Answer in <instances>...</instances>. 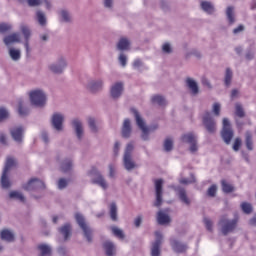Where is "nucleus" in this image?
<instances>
[{"mask_svg":"<svg viewBox=\"0 0 256 256\" xmlns=\"http://www.w3.org/2000/svg\"><path fill=\"white\" fill-rule=\"evenodd\" d=\"M241 209L244 213H247V214H249V213H251V211H253V208L251 207V204L246 203V202H243L241 204Z\"/></svg>","mask_w":256,"mask_h":256,"instance_id":"nucleus-55","label":"nucleus"},{"mask_svg":"<svg viewBox=\"0 0 256 256\" xmlns=\"http://www.w3.org/2000/svg\"><path fill=\"white\" fill-rule=\"evenodd\" d=\"M131 48V41L127 38L123 37L117 43V50L118 51H129Z\"/></svg>","mask_w":256,"mask_h":256,"instance_id":"nucleus-29","label":"nucleus"},{"mask_svg":"<svg viewBox=\"0 0 256 256\" xmlns=\"http://www.w3.org/2000/svg\"><path fill=\"white\" fill-rule=\"evenodd\" d=\"M162 51H163V53H166L167 55H169V54L173 53V46L171 45V43L165 42L162 45Z\"/></svg>","mask_w":256,"mask_h":256,"instance_id":"nucleus-48","label":"nucleus"},{"mask_svg":"<svg viewBox=\"0 0 256 256\" xmlns=\"http://www.w3.org/2000/svg\"><path fill=\"white\" fill-rule=\"evenodd\" d=\"M108 169H109V177H115V165L109 164Z\"/></svg>","mask_w":256,"mask_h":256,"instance_id":"nucleus-63","label":"nucleus"},{"mask_svg":"<svg viewBox=\"0 0 256 256\" xmlns=\"http://www.w3.org/2000/svg\"><path fill=\"white\" fill-rule=\"evenodd\" d=\"M8 55L12 61H19L21 59V50L17 48H9Z\"/></svg>","mask_w":256,"mask_h":256,"instance_id":"nucleus-33","label":"nucleus"},{"mask_svg":"<svg viewBox=\"0 0 256 256\" xmlns=\"http://www.w3.org/2000/svg\"><path fill=\"white\" fill-rule=\"evenodd\" d=\"M235 114L237 117H245V110H243V106L239 103L235 105Z\"/></svg>","mask_w":256,"mask_h":256,"instance_id":"nucleus-47","label":"nucleus"},{"mask_svg":"<svg viewBox=\"0 0 256 256\" xmlns=\"http://www.w3.org/2000/svg\"><path fill=\"white\" fill-rule=\"evenodd\" d=\"M170 245L175 253H185L187 251V245L181 243L178 239L172 238Z\"/></svg>","mask_w":256,"mask_h":256,"instance_id":"nucleus-21","label":"nucleus"},{"mask_svg":"<svg viewBox=\"0 0 256 256\" xmlns=\"http://www.w3.org/2000/svg\"><path fill=\"white\" fill-rule=\"evenodd\" d=\"M131 111L135 117L137 127L142 131L141 139H143V141H149V133L157 131L159 124H152L148 127L143 117H141L135 108L131 109Z\"/></svg>","mask_w":256,"mask_h":256,"instance_id":"nucleus-1","label":"nucleus"},{"mask_svg":"<svg viewBox=\"0 0 256 256\" xmlns=\"http://www.w3.org/2000/svg\"><path fill=\"white\" fill-rule=\"evenodd\" d=\"M88 175L92 179V183L99 185V187L104 190L109 188V183H107V180H105V178L103 177V175H101L97 168H91V170L88 172Z\"/></svg>","mask_w":256,"mask_h":256,"instance_id":"nucleus-6","label":"nucleus"},{"mask_svg":"<svg viewBox=\"0 0 256 256\" xmlns=\"http://www.w3.org/2000/svg\"><path fill=\"white\" fill-rule=\"evenodd\" d=\"M164 149L165 151H171V149H173V139L167 138L164 141Z\"/></svg>","mask_w":256,"mask_h":256,"instance_id":"nucleus-52","label":"nucleus"},{"mask_svg":"<svg viewBox=\"0 0 256 256\" xmlns=\"http://www.w3.org/2000/svg\"><path fill=\"white\" fill-rule=\"evenodd\" d=\"M36 17H37V21H38L39 25H41L42 27L47 25V17L45 16V13H43L41 11H37Z\"/></svg>","mask_w":256,"mask_h":256,"instance_id":"nucleus-39","label":"nucleus"},{"mask_svg":"<svg viewBox=\"0 0 256 256\" xmlns=\"http://www.w3.org/2000/svg\"><path fill=\"white\" fill-rule=\"evenodd\" d=\"M131 131V120H129V118H126L122 125V136L126 139H129V137H131Z\"/></svg>","mask_w":256,"mask_h":256,"instance_id":"nucleus-27","label":"nucleus"},{"mask_svg":"<svg viewBox=\"0 0 256 256\" xmlns=\"http://www.w3.org/2000/svg\"><path fill=\"white\" fill-rule=\"evenodd\" d=\"M113 1L114 0H104V6L106 9H112L113 8Z\"/></svg>","mask_w":256,"mask_h":256,"instance_id":"nucleus-64","label":"nucleus"},{"mask_svg":"<svg viewBox=\"0 0 256 256\" xmlns=\"http://www.w3.org/2000/svg\"><path fill=\"white\" fill-rule=\"evenodd\" d=\"M124 84L123 82H116L110 88V95L112 99H119L123 95Z\"/></svg>","mask_w":256,"mask_h":256,"instance_id":"nucleus-18","label":"nucleus"},{"mask_svg":"<svg viewBox=\"0 0 256 256\" xmlns=\"http://www.w3.org/2000/svg\"><path fill=\"white\" fill-rule=\"evenodd\" d=\"M3 43L6 45V47H11V45H14V43H21V34L19 32H14L6 35L3 38Z\"/></svg>","mask_w":256,"mask_h":256,"instance_id":"nucleus-19","label":"nucleus"},{"mask_svg":"<svg viewBox=\"0 0 256 256\" xmlns=\"http://www.w3.org/2000/svg\"><path fill=\"white\" fill-rule=\"evenodd\" d=\"M182 142L188 143L190 153H197L199 145L197 144V136L193 133H187L182 136Z\"/></svg>","mask_w":256,"mask_h":256,"instance_id":"nucleus-9","label":"nucleus"},{"mask_svg":"<svg viewBox=\"0 0 256 256\" xmlns=\"http://www.w3.org/2000/svg\"><path fill=\"white\" fill-rule=\"evenodd\" d=\"M186 85L192 95H197V93H199V85L197 84V81H195V79L191 77L186 78Z\"/></svg>","mask_w":256,"mask_h":256,"instance_id":"nucleus-25","label":"nucleus"},{"mask_svg":"<svg viewBox=\"0 0 256 256\" xmlns=\"http://www.w3.org/2000/svg\"><path fill=\"white\" fill-rule=\"evenodd\" d=\"M0 237L2 241H7V243H13V241H15V232L9 229H4L0 232Z\"/></svg>","mask_w":256,"mask_h":256,"instance_id":"nucleus-22","label":"nucleus"},{"mask_svg":"<svg viewBox=\"0 0 256 256\" xmlns=\"http://www.w3.org/2000/svg\"><path fill=\"white\" fill-rule=\"evenodd\" d=\"M59 19L62 23H71L73 21V16L71 12L67 9H60L58 11Z\"/></svg>","mask_w":256,"mask_h":256,"instance_id":"nucleus-23","label":"nucleus"},{"mask_svg":"<svg viewBox=\"0 0 256 256\" xmlns=\"http://www.w3.org/2000/svg\"><path fill=\"white\" fill-rule=\"evenodd\" d=\"M118 61L122 67H126L127 66V55H125V53H120V55L118 57Z\"/></svg>","mask_w":256,"mask_h":256,"instance_id":"nucleus-54","label":"nucleus"},{"mask_svg":"<svg viewBox=\"0 0 256 256\" xmlns=\"http://www.w3.org/2000/svg\"><path fill=\"white\" fill-rule=\"evenodd\" d=\"M180 183L182 185H189L191 183H195V176H191V179H186V178L180 179Z\"/></svg>","mask_w":256,"mask_h":256,"instance_id":"nucleus-56","label":"nucleus"},{"mask_svg":"<svg viewBox=\"0 0 256 256\" xmlns=\"http://www.w3.org/2000/svg\"><path fill=\"white\" fill-rule=\"evenodd\" d=\"M73 168V162L71 159L64 160L61 164V170L64 171V173H67V171H71Z\"/></svg>","mask_w":256,"mask_h":256,"instance_id":"nucleus-40","label":"nucleus"},{"mask_svg":"<svg viewBox=\"0 0 256 256\" xmlns=\"http://www.w3.org/2000/svg\"><path fill=\"white\" fill-rule=\"evenodd\" d=\"M75 219L79 227L82 229L84 237L89 243H91L93 241V230L89 227V225H87V222H85V217L79 213H76Z\"/></svg>","mask_w":256,"mask_h":256,"instance_id":"nucleus-5","label":"nucleus"},{"mask_svg":"<svg viewBox=\"0 0 256 256\" xmlns=\"http://www.w3.org/2000/svg\"><path fill=\"white\" fill-rule=\"evenodd\" d=\"M67 65H68L67 58L61 56L57 59L56 62L48 65V69L49 71H51V73H55L56 75H61V73H63L65 69H67Z\"/></svg>","mask_w":256,"mask_h":256,"instance_id":"nucleus-7","label":"nucleus"},{"mask_svg":"<svg viewBox=\"0 0 256 256\" xmlns=\"http://www.w3.org/2000/svg\"><path fill=\"white\" fill-rule=\"evenodd\" d=\"M246 147L248 151H253V138L249 132L246 133Z\"/></svg>","mask_w":256,"mask_h":256,"instance_id":"nucleus-44","label":"nucleus"},{"mask_svg":"<svg viewBox=\"0 0 256 256\" xmlns=\"http://www.w3.org/2000/svg\"><path fill=\"white\" fill-rule=\"evenodd\" d=\"M212 112L214 113V115H216V117H219L221 113V104L219 102L213 104Z\"/></svg>","mask_w":256,"mask_h":256,"instance_id":"nucleus-51","label":"nucleus"},{"mask_svg":"<svg viewBox=\"0 0 256 256\" xmlns=\"http://www.w3.org/2000/svg\"><path fill=\"white\" fill-rule=\"evenodd\" d=\"M111 231L118 239H125V233L117 226L111 228Z\"/></svg>","mask_w":256,"mask_h":256,"instance_id":"nucleus-42","label":"nucleus"},{"mask_svg":"<svg viewBox=\"0 0 256 256\" xmlns=\"http://www.w3.org/2000/svg\"><path fill=\"white\" fill-rule=\"evenodd\" d=\"M9 197L10 199H16V201H25V196L19 191H11Z\"/></svg>","mask_w":256,"mask_h":256,"instance_id":"nucleus-41","label":"nucleus"},{"mask_svg":"<svg viewBox=\"0 0 256 256\" xmlns=\"http://www.w3.org/2000/svg\"><path fill=\"white\" fill-rule=\"evenodd\" d=\"M151 101L154 103V105H159L160 107H165V105H167V100L161 95L153 96Z\"/></svg>","mask_w":256,"mask_h":256,"instance_id":"nucleus-35","label":"nucleus"},{"mask_svg":"<svg viewBox=\"0 0 256 256\" xmlns=\"http://www.w3.org/2000/svg\"><path fill=\"white\" fill-rule=\"evenodd\" d=\"M156 240L152 244L151 256L161 255V243H163V234L160 231L155 232Z\"/></svg>","mask_w":256,"mask_h":256,"instance_id":"nucleus-14","label":"nucleus"},{"mask_svg":"<svg viewBox=\"0 0 256 256\" xmlns=\"http://www.w3.org/2000/svg\"><path fill=\"white\" fill-rule=\"evenodd\" d=\"M104 85L105 82L103 81V79L98 78L88 81V83L86 84V89L90 91V93H99V91H103Z\"/></svg>","mask_w":256,"mask_h":256,"instance_id":"nucleus-12","label":"nucleus"},{"mask_svg":"<svg viewBox=\"0 0 256 256\" xmlns=\"http://www.w3.org/2000/svg\"><path fill=\"white\" fill-rule=\"evenodd\" d=\"M245 31V26L239 25L238 27L233 29L234 35H239V33H243Z\"/></svg>","mask_w":256,"mask_h":256,"instance_id":"nucleus-59","label":"nucleus"},{"mask_svg":"<svg viewBox=\"0 0 256 256\" xmlns=\"http://www.w3.org/2000/svg\"><path fill=\"white\" fill-rule=\"evenodd\" d=\"M222 125V139L226 143V145H229V143H231V140L233 139V129H231V122H229V119L224 118Z\"/></svg>","mask_w":256,"mask_h":256,"instance_id":"nucleus-8","label":"nucleus"},{"mask_svg":"<svg viewBox=\"0 0 256 256\" xmlns=\"http://www.w3.org/2000/svg\"><path fill=\"white\" fill-rule=\"evenodd\" d=\"M240 148H241V140L240 138H236L233 144V150L239 151Z\"/></svg>","mask_w":256,"mask_h":256,"instance_id":"nucleus-58","label":"nucleus"},{"mask_svg":"<svg viewBox=\"0 0 256 256\" xmlns=\"http://www.w3.org/2000/svg\"><path fill=\"white\" fill-rule=\"evenodd\" d=\"M67 187V180L61 178L58 181V189H65Z\"/></svg>","mask_w":256,"mask_h":256,"instance_id":"nucleus-61","label":"nucleus"},{"mask_svg":"<svg viewBox=\"0 0 256 256\" xmlns=\"http://www.w3.org/2000/svg\"><path fill=\"white\" fill-rule=\"evenodd\" d=\"M13 29V25L10 23H0V33H7V31H11Z\"/></svg>","mask_w":256,"mask_h":256,"instance_id":"nucleus-49","label":"nucleus"},{"mask_svg":"<svg viewBox=\"0 0 256 256\" xmlns=\"http://www.w3.org/2000/svg\"><path fill=\"white\" fill-rule=\"evenodd\" d=\"M10 135L16 143H23L25 128L23 126H14L10 129Z\"/></svg>","mask_w":256,"mask_h":256,"instance_id":"nucleus-13","label":"nucleus"},{"mask_svg":"<svg viewBox=\"0 0 256 256\" xmlns=\"http://www.w3.org/2000/svg\"><path fill=\"white\" fill-rule=\"evenodd\" d=\"M72 125L78 139H83V123L79 119L72 120Z\"/></svg>","mask_w":256,"mask_h":256,"instance_id":"nucleus-24","label":"nucleus"},{"mask_svg":"<svg viewBox=\"0 0 256 256\" xmlns=\"http://www.w3.org/2000/svg\"><path fill=\"white\" fill-rule=\"evenodd\" d=\"M222 189L224 191V193H231V191H233V186L229 183H227V181L223 180L222 181Z\"/></svg>","mask_w":256,"mask_h":256,"instance_id":"nucleus-50","label":"nucleus"},{"mask_svg":"<svg viewBox=\"0 0 256 256\" xmlns=\"http://www.w3.org/2000/svg\"><path fill=\"white\" fill-rule=\"evenodd\" d=\"M60 233L64 236L65 240L69 239V237H71V225H64L60 228Z\"/></svg>","mask_w":256,"mask_h":256,"instance_id":"nucleus-38","label":"nucleus"},{"mask_svg":"<svg viewBox=\"0 0 256 256\" xmlns=\"http://www.w3.org/2000/svg\"><path fill=\"white\" fill-rule=\"evenodd\" d=\"M18 113L21 117L29 114V108H27V102L25 100L18 101Z\"/></svg>","mask_w":256,"mask_h":256,"instance_id":"nucleus-32","label":"nucleus"},{"mask_svg":"<svg viewBox=\"0 0 256 256\" xmlns=\"http://www.w3.org/2000/svg\"><path fill=\"white\" fill-rule=\"evenodd\" d=\"M20 30L25 39L24 47L26 49V53H27V55H29V53H31V47L29 46V39L31 38V30L26 25H21Z\"/></svg>","mask_w":256,"mask_h":256,"instance_id":"nucleus-20","label":"nucleus"},{"mask_svg":"<svg viewBox=\"0 0 256 256\" xmlns=\"http://www.w3.org/2000/svg\"><path fill=\"white\" fill-rule=\"evenodd\" d=\"M200 7L203 12L207 13L208 15H213V13H215V5L209 1H201Z\"/></svg>","mask_w":256,"mask_h":256,"instance_id":"nucleus-28","label":"nucleus"},{"mask_svg":"<svg viewBox=\"0 0 256 256\" xmlns=\"http://www.w3.org/2000/svg\"><path fill=\"white\" fill-rule=\"evenodd\" d=\"M63 121H65V115L56 112L52 115V126L56 131H63Z\"/></svg>","mask_w":256,"mask_h":256,"instance_id":"nucleus-17","label":"nucleus"},{"mask_svg":"<svg viewBox=\"0 0 256 256\" xmlns=\"http://www.w3.org/2000/svg\"><path fill=\"white\" fill-rule=\"evenodd\" d=\"M157 221L159 225H169V223H171V217H169L167 212L161 210L157 214Z\"/></svg>","mask_w":256,"mask_h":256,"instance_id":"nucleus-26","label":"nucleus"},{"mask_svg":"<svg viewBox=\"0 0 256 256\" xmlns=\"http://www.w3.org/2000/svg\"><path fill=\"white\" fill-rule=\"evenodd\" d=\"M45 188V182L39 178H32L26 184L23 185L25 191H41Z\"/></svg>","mask_w":256,"mask_h":256,"instance_id":"nucleus-10","label":"nucleus"},{"mask_svg":"<svg viewBox=\"0 0 256 256\" xmlns=\"http://www.w3.org/2000/svg\"><path fill=\"white\" fill-rule=\"evenodd\" d=\"M208 195L209 197H215V194L217 193V185H212L209 189H208Z\"/></svg>","mask_w":256,"mask_h":256,"instance_id":"nucleus-57","label":"nucleus"},{"mask_svg":"<svg viewBox=\"0 0 256 256\" xmlns=\"http://www.w3.org/2000/svg\"><path fill=\"white\" fill-rule=\"evenodd\" d=\"M120 150H121V142L116 141L114 144V155H119Z\"/></svg>","mask_w":256,"mask_h":256,"instance_id":"nucleus-62","label":"nucleus"},{"mask_svg":"<svg viewBox=\"0 0 256 256\" xmlns=\"http://www.w3.org/2000/svg\"><path fill=\"white\" fill-rule=\"evenodd\" d=\"M41 256H49L51 255V246L47 244H41L38 246Z\"/></svg>","mask_w":256,"mask_h":256,"instance_id":"nucleus-37","label":"nucleus"},{"mask_svg":"<svg viewBox=\"0 0 256 256\" xmlns=\"http://www.w3.org/2000/svg\"><path fill=\"white\" fill-rule=\"evenodd\" d=\"M31 105L45 107L47 105V93L41 88H34L28 92Z\"/></svg>","mask_w":256,"mask_h":256,"instance_id":"nucleus-2","label":"nucleus"},{"mask_svg":"<svg viewBox=\"0 0 256 256\" xmlns=\"http://www.w3.org/2000/svg\"><path fill=\"white\" fill-rule=\"evenodd\" d=\"M15 167V158L8 156L6 159V164L1 177V186L3 189H9L11 187V182L9 181V171L11 168Z\"/></svg>","mask_w":256,"mask_h":256,"instance_id":"nucleus-4","label":"nucleus"},{"mask_svg":"<svg viewBox=\"0 0 256 256\" xmlns=\"http://www.w3.org/2000/svg\"><path fill=\"white\" fill-rule=\"evenodd\" d=\"M30 7H38L44 5L46 9H51V2L49 0H27Z\"/></svg>","mask_w":256,"mask_h":256,"instance_id":"nucleus-31","label":"nucleus"},{"mask_svg":"<svg viewBox=\"0 0 256 256\" xmlns=\"http://www.w3.org/2000/svg\"><path fill=\"white\" fill-rule=\"evenodd\" d=\"M135 147L129 143L127 144L125 151H124V156H123V167L126 169V171H134V169H137L139 165H137V162L133 160V149Z\"/></svg>","mask_w":256,"mask_h":256,"instance_id":"nucleus-3","label":"nucleus"},{"mask_svg":"<svg viewBox=\"0 0 256 256\" xmlns=\"http://www.w3.org/2000/svg\"><path fill=\"white\" fill-rule=\"evenodd\" d=\"M87 121L89 128L95 133L97 131V121L93 117H88Z\"/></svg>","mask_w":256,"mask_h":256,"instance_id":"nucleus-46","label":"nucleus"},{"mask_svg":"<svg viewBox=\"0 0 256 256\" xmlns=\"http://www.w3.org/2000/svg\"><path fill=\"white\" fill-rule=\"evenodd\" d=\"M110 217L112 221H117V205L115 203L110 205Z\"/></svg>","mask_w":256,"mask_h":256,"instance_id":"nucleus-45","label":"nucleus"},{"mask_svg":"<svg viewBox=\"0 0 256 256\" xmlns=\"http://www.w3.org/2000/svg\"><path fill=\"white\" fill-rule=\"evenodd\" d=\"M176 191L178 192L179 198L182 201V203H185V205H189L191 203V200L187 197V193L183 188H177Z\"/></svg>","mask_w":256,"mask_h":256,"instance_id":"nucleus-36","label":"nucleus"},{"mask_svg":"<svg viewBox=\"0 0 256 256\" xmlns=\"http://www.w3.org/2000/svg\"><path fill=\"white\" fill-rule=\"evenodd\" d=\"M226 17H227L228 23H230V25H233V23H235V7H233V6L227 7Z\"/></svg>","mask_w":256,"mask_h":256,"instance_id":"nucleus-34","label":"nucleus"},{"mask_svg":"<svg viewBox=\"0 0 256 256\" xmlns=\"http://www.w3.org/2000/svg\"><path fill=\"white\" fill-rule=\"evenodd\" d=\"M232 79H233V71L227 68L225 72V78H224L225 85L227 86L231 85Z\"/></svg>","mask_w":256,"mask_h":256,"instance_id":"nucleus-43","label":"nucleus"},{"mask_svg":"<svg viewBox=\"0 0 256 256\" xmlns=\"http://www.w3.org/2000/svg\"><path fill=\"white\" fill-rule=\"evenodd\" d=\"M103 247L107 256H114L117 253V248L111 241L104 242Z\"/></svg>","mask_w":256,"mask_h":256,"instance_id":"nucleus-30","label":"nucleus"},{"mask_svg":"<svg viewBox=\"0 0 256 256\" xmlns=\"http://www.w3.org/2000/svg\"><path fill=\"white\" fill-rule=\"evenodd\" d=\"M9 118V111L4 107L0 108V121H5Z\"/></svg>","mask_w":256,"mask_h":256,"instance_id":"nucleus-53","label":"nucleus"},{"mask_svg":"<svg viewBox=\"0 0 256 256\" xmlns=\"http://www.w3.org/2000/svg\"><path fill=\"white\" fill-rule=\"evenodd\" d=\"M133 67L134 69H141V67H143V61H141L140 59L134 60Z\"/></svg>","mask_w":256,"mask_h":256,"instance_id":"nucleus-60","label":"nucleus"},{"mask_svg":"<svg viewBox=\"0 0 256 256\" xmlns=\"http://www.w3.org/2000/svg\"><path fill=\"white\" fill-rule=\"evenodd\" d=\"M221 231L223 235H227V233H231L237 227V219L229 220L227 218H222L220 220Z\"/></svg>","mask_w":256,"mask_h":256,"instance_id":"nucleus-11","label":"nucleus"},{"mask_svg":"<svg viewBox=\"0 0 256 256\" xmlns=\"http://www.w3.org/2000/svg\"><path fill=\"white\" fill-rule=\"evenodd\" d=\"M203 123L209 133H215L217 130V123L215 122V119H213V116H211V113L206 112L204 114Z\"/></svg>","mask_w":256,"mask_h":256,"instance_id":"nucleus-15","label":"nucleus"},{"mask_svg":"<svg viewBox=\"0 0 256 256\" xmlns=\"http://www.w3.org/2000/svg\"><path fill=\"white\" fill-rule=\"evenodd\" d=\"M155 191L156 201L154 205L155 207H161V203H163V179H158L155 181Z\"/></svg>","mask_w":256,"mask_h":256,"instance_id":"nucleus-16","label":"nucleus"}]
</instances>
